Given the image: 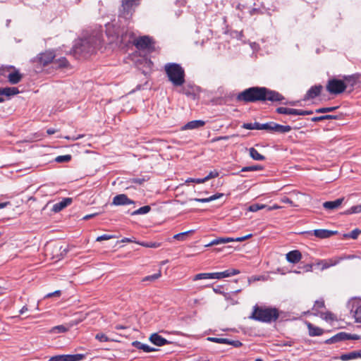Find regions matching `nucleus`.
Here are the masks:
<instances>
[{"label":"nucleus","mask_w":361,"mask_h":361,"mask_svg":"<svg viewBox=\"0 0 361 361\" xmlns=\"http://www.w3.org/2000/svg\"><path fill=\"white\" fill-rule=\"evenodd\" d=\"M284 97L278 92L271 90L264 87H252L240 92L236 100L244 103H255L257 102H281Z\"/></svg>","instance_id":"1"},{"label":"nucleus","mask_w":361,"mask_h":361,"mask_svg":"<svg viewBox=\"0 0 361 361\" xmlns=\"http://www.w3.org/2000/svg\"><path fill=\"white\" fill-rule=\"evenodd\" d=\"M102 35L97 32L87 37L82 39L74 46L76 54L84 56L93 54L102 44Z\"/></svg>","instance_id":"2"},{"label":"nucleus","mask_w":361,"mask_h":361,"mask_svg":"<svg viewBox=\"0 0 361 361\" xmlns=\"http://www.w3.org/2000/svg\"><path fill=\"white\" fill-rule=\"evenodd\" d=\"M106 33L109 37H111V42H121L123 44H133L136 39L133 32L126 30L121 32L118 27H116L114 25L108 23L106 25Z\"/></svg>","instance_id":"3"},{"label":"nucleus","mask_w":361,"mask_h":361,"mask_svg":"<svg viewBox=\"0 0 361 361\" xmlns=\"http://www.w3.org/2000/svg\"><path fill=\"white\" fill-rule=\"evenodd\" d=\"M279 311L275 307H264L255 305L250 318L262 322L270 323L279 318Z\"/></svg>","instance_id":"4"},{"label":"nucleus","mask_w":361,"mask_h":361,"mask_svg":"<svg viewBox=\"0 0 361 361\" xmlns=\"http://www.w3.org/2000/svg\"><path fill=\"white\" fill-rule=\"evenodd\" d=\"M169 81L175 87L182 86L185 82V71L178 63H166L164 66Z\"/></svg>","instance_id":"5"},{"label":"nucleus","mask_w":361,"mask_h":361,"mask_svg":"<svg viewBox=\"0 0 361 361\" xmlns=\"http://www.w3.org/2000/svg\"><path fill=\"white\" fill-rule=\"evenodd\" d=\"M140 0H122L120 15L126 19L129 18L135 8L139 4Z\"/></svg>","instance_id":"6"},{"label":"nucleus","mask_w":361,"mask_h":361,"mask_svg":"<svg viewBox=\"0 0 361 361\" xmlns=\"http://www.w3.org/2000/svg\"><path fill=\"white\" fill-rule=\"evenodd\" d=\"M346 89V85L341 80H329L326 85L327 91L331 94H338L342 93Z\"/></svg>","instance_id":"7"},{"label":"nucleus","mask_w":361,"mask_h":361,"mask_svg":"<svg viewBox=\"0 0 361 361\" xmlns=\"http://www.w3.org/2000/svg\"><path fill=\"white\" fill-rule=\"evenodd\" d=\"M251 236H252V234H248L247 235H245V236H243V237L236 238H217L214 239L213 240H212L208 244L205 245V247H211V246H213V245H220V244H224V243H230V242H242V241L249 238Z\"/></svg>","instance_id":"8"},{"label":"nucleus","mask_w":361,"mask_h":361,"mask_svg":"<svg viewBox=\"0 0 361 361\" xmlns=\"http://www.w3.org/2000/svg\"><path fill=\"white\" fill-rule=\"evenodd\" d=\"M278 114H287V115H294V116H306L311 115L313 114L312 111L308 110H302V109H290L287 107H278L276 110Z\"/></svg>","instance_id":"9"},{"label":"nucleus","mask_w":361,"mask_h":361,"mask_svg":"<svg viewBox=\"0 0 361 361\" xmlns=\"http://www.w3.org/2000/svg\"><path fill=\"white\" fill-rule=\"evenodd\" d=\"M84 357L83 354L59 355L50 357L48 361H80Z\"/></svg>","instance_id":"10"},{"label":"nucleus","mask_w":361,"mask_h":361,"mask_svg":"<svg viewBox=\"0 0 361 361\" xmlns=\"http://www.w3.org/2000/svg\"><path fill=\"white\" fill-rule=\"evenodd\" d=\"M350 305V312L353 314L355 321L361 323V300L354 299Z\"/></svg>","instance_id":"11"},{"label":"nucleus","mask_w":361,"mask_h":361,"mask_svg":"<svg viewBox=\"0 0 361 361\" xmlns=\"http://www.w3.org/2000/svg\"><path fill=\"white\" fill-rule=\"evenodd\" d=\"M55 54L52 51H46L45 52L41 53L37 57V62L42 66H47L49 63L54 61Z\"/></svg>","instance_id":"12"},{"label":"nucleus","mask_w":361,"mask_h":361,"mask_svg":"<svg viewBox=\"0 0 361 361\" xmlns=\"http://www.w3.org/2000/svg\"><path fill=\"white\" fill-rule=\"evenodd\" d=\"M357 336L356 335H350L348 334H346L345 332H340L335 336H332L331 338L327 339L326 341V343L328 344L331 343H335L341 341H346L350 339H355L357 338Z\"/></svg>","instance_id":"13"},{"label":"nucleus","mask_w":361,"mask_h":361,"mask_svg":"<svg viewBox=\"0 0 361 361\" xmlns=\"http://www.w3.org/2000/svg\"><path fill=\"white\" fill-rule=\"evenodd\" d=\"M152 44L151 39L147 36L140 37L137 38L134 42L133 44L138 49H147L150 47Z\"/></svg>","instance_id":"14"},{"label":"nucleus","mask_w":361,"mask_h":361,"mask_svg":"<svg viewBox=\"0 0 361 361\" xmlns=\"http://www.w3.org/2000/svg\"><path fill=\"white\" fill-rule=\"evenodd\" d=\"M134 202L131 200H130L128 196L125 194H120L116 195L113 198L112 204L114 205H126V204H133Z\"/></svg>","instance_id":"15"},{"label":"nucleus","mask_w":361,"mask_h":361,"mask_svg":"<svg viewBox=\"0 0 361 361\" xmlns=\"http://www.w3.org/2000/svg\"><path fill=\"white\" fill-rule=\"evenodd\" d=\"M340 262H341V259H338V257H336L330 258V259H327L319 260L317 263V264L321 265L322 266L321 269L324 270V269H326L331 267L336 266V264L340 263Z\"/></svg>","instance_id":"16"},{"label":"nucleus","mask_w":361,"mask_h":361,"mask_svg":"<svg viewBox=\"0 0 361 361\" xmlns=\"http://www.w3.org/2000/svg\"><path fill=\"white\" fill-rule=\"evenodd\" d=\"M322 90V86L321 85L311 87L305 95L304 100H309L317 97L320 94Z\"/></svg>","instance_id":"17"},{"label":"nucleus","mask_w":361,"mask_h":361,"mask_svg":"<svg viewBox=\"0 0 361 361\" xmlns=\"http://www.w3.org/2000/svg\"><path fill=\"white\" fill-rule=\"evenodd\" d=\"M72 198L71 197H66L63 198L61 202L56 203L53 205L52 211L54 212H59L61 210H63L64 208L68 207L72 203Z\"/></svg>","instance_id":"18"},{"label":"nucleus","mask_w":361,"mask_h":361,"mask_svg":"<svg viewBox=\"0 0 361 361\" xmlns=\"http://www.w3.org/2000/svg\"><path fill=\"white\" fill-rule=\"evenodd\" d=\"M314 235L320 239L330 238L331 236L337 233V231L327 230V229H316L313 231Z\"/></svg>","instance_id":"19"},{"label":"nucleus","mask_w":361,"mask_h":361,"mask_svg":"<svg viewBox=\"0 0 361 361\" xmlns=\"http://www.w3.org/2000/svg\"><path fill=\"white\" fill-rule=\"evenodd\" d=\"M149 341L157 346H163L169 343V341L159 335L157 333L152 334L149 337Z\"/></svg>","instance_id":"20"},{"label":"nucleus","mask_w":361,"mask_h":361,"mask_svg":"<svg viewBox=\"0 0 361 361\" xmlns=\"http://www.w3.org/2000/svg\"><path fill=\"white\" fill-rule=\"evenodd\" d=\"M344 198H338L334 201H327L323 203V207L326 210H334L338 209L343 202Z\"/></svg>","instance_id":"21"},{"label":"nucleus","mask_w":361,"mask_h":361,"mask_svg":"<svg viewBox=\"0 0 361 361\" xmlns=\"http://www.w3.org/2000/svg\"><path fill=\"white\" fill-rule=\"evenodd\" d=\"M205 122L202 120H195L187 123L182 128V130L197 129L204 126Z\"/></svg>","instance_id":"22"},{"label":"nucleus","mask_w":361,"mask_h":361,"mask_svg":"<svg viewBox=\"0 0 361 361\" xmlns=\"http://www.w3.org/2000/svg\"><path fill=\"white\" fill-rule=\"evenodd\" d=\"M302 258V255L299 250H293L286 254V259L290 263H298Z\"/></svg>","instance_id":"23"},{"label":"nucleus","mask_w":361,"mask_h":361,"mask_svg":"<svg viewBox=\"0 0 361 361\" xmlns=\"http://www.w3.org/2000/svg\"><path fill=\"white\" fill-rule=\"evenodd\" d=\"M7 78L11 84L16 85L22 80L23 75L18 71H15L14 72L9 73Z\"/></svg>","instance_id":"24"},{"label":"nucleus","mask_w":361,"mask_h":361,"mask_svg":"<svg viewBox=\"0 0 361 361\" xmlns=\"http://www.w3.org/2000/svg\"><path fill=\"white\" fill-rule=\"evenodd\" d=\"M19 93V90L17 87H0V96L4 95L6 97L16 95Z\"/></svg>","instance_id":"25"},{"label":"nucleus","mask_w":361,"mask_h":361,"mask_svg":"<svg viewBox=\"0 0 361 361\" xmlns=\"http://www.w3.org/2000/svg\"><path fill=\"white\" fill-rule=\"evenodd\" d=\"M132 345L135 348H136L139 350H142L144 352H146V353H149V352H152V351L155 350V349L154 348H152L151 346H149L147 344L142 343L137 341H133L132 343Z\"/></svg>","instance_id":"26"},{"label":"nucleus","mask_w":361,"mask_h":361,"mask_svg":"<svg viewBox=\"0 0 361 361\" xmlns=\"http://www.w3.org/2000/svg\"><path fill=\"white\" fill-rule=\"evenodd\" d=\"M197 87L191 85H187L184 87H183L181 90V92L183 94H185L187 96H190L193 98H195V92L197 90Z\"/></svg>","instance_id":"27"},{"label":"nucleus","mask_w":361,"mask_h":361,"mask_svg":"<svg viewBox=\"0 0 361 361\" xmlns=\"http://www.w3.org/2000/svg\"><path fill=\"white\" fill-rule=\"evenodd\" d=\"M346 82L350 83L351 86L355 85L357 83H361V73H356L345 78Z\"/></svg>","instance_id":"28"},{"label":"nucleus","mask_w":361,"mask_h":361,"mask_svg":"<svg viewBox=\"0 0 361 361\" xmlns=\"http://www.w3.org/2000/svg\"><path fill=\"white\" fill-rule=\"evenodd\" d=\"M307 327L309 330V335L310 336H321L324 331L321 328L314 326L310 323L307 324Z\"/></svg>","instance_id":"29"},{"label":"nucleus","mask_w":361,"mask_h":361,"mask_svg":"<svg viewBox=\"0 0 361 361\" xmlns=\"http://www.w3.org/2000/svg\"><path fill=\"white\" fill-rule=\"evenodd\" d=\"M249 154L252 159L254 160L263 161L265 159V157L259 154L258 151L254 147H250L249 149Z\"/></svg>","instance_id":"30"},{"label":"nucleus","mask_w":361,"mask_h":361,"mask_svg":"<svg viewBox=\"0 0 361 361\" xmlns=\"http://www.w3.org/2000/svg\"><path fill=\"white\" fill-rule=\"evenodd\" d=\"M292 128L290 126H283L275 123L274 132L278 133H286L290 131Z\"/></svg>","instance_id":"31"},{"label":"nucleus","mask_w":361,"mask_h":361,"mask_svg":"<svg viewBox=\"0 0 361 361\" xmlns=\"http://www.w3.org/2000/svg\"><path fill=\"white\" fill-rule=\"evenodd\" d=\"M53 64L58 68H64L68 65V62L65 57H61L58 59H54Z\"/></svg>","instance_id":"32"},{"label":"nucleus","mask_w":361,"mask_h":361,"mask_svg":"<svg viewBox=\"0 0 361 361\" xmlns=\"http://www.w3.org/2000/svg\"><path fill=\"white\" fill-rule=\"evenodd\" d=\"M261 123L255 122L253 123H243L242 126L243 128L247 129V130H260Z\"/></svg>","instance_id":"33"},{"label":"nucleus","mask_w":361,"mask_h":361,"mask_svg":"<svg viewBox=\"0 0 361 361\" xmlns=\"http://www.w3.org/2000/svg\"><path fill=\"white\" fill-rule=\"evenodd\" d=\"M213 279L212 273H200L196 274L194 278L193 281H198L202 279Z\"/></svg>","instance_id":"34"},{"label":"nucleus","mask_w":361,"mask_h":361,"mask_svg":"<svg viewBox=\"0 0 361 361\" xmlns=\"http://www.w3.org/2000/svg\"><path fill=\"white\" fill-rule=\"evenodd\" d=\"M337 118L336 116L334 115H324V116H315L312 118V121L313 122H318L324 120H331V119H336Z\"/></svg>","instance_id":"35"},{"label":"nucleus","mask_w":361,"mask_h":361,"mask_svg":"<svg viewBox=\"0 0 361 361\" xmlns=\"http://www.w3.org/2000/svg\"><path fill=\"white\" fill-rule=\"evenodd\" d=\"M266 207H267V206L266 204L255 203V204H251L248 207V211L252 212H255L260 209H264Z\"/></svg>","instance_id":"36"},{"label":"nucleus","mask_w":361,"mask_h":361,"mask_svg":"<svg viewBox=\"0 0 361 361\" xmlns=\"http://www.w3.org/2000/svg\"><path fill=\"white\" fill-rule=\"evenodd\" d=\"M151 210V207L149 205H146L139 208L138 209L134 211L132 213V215H139V214H145L148 213Z\"/></svg>","instance_id":"37"},{"label":"nucleus","mask_w":361,"mask_h":361,"mask_svg":"<svg viewBox=\"0 0 361 361\" xmlns=\"http://www.w3.org/2000/svg\"><path fill=\"white\" fill-rule=\"evenodd\" d=\"M340 359L343 361H348L356 359L355 350L349 352L348 353L342 354L340 357Z\"/></svg>","instance_id":"38"},{"label":"nucleus","mask_w":361,"mask_h":361,"mask_svg":"<svg viewBox=\"0 0 361 361\" xmlns=\"http://www.w3.org/2000/svg\"><path fill=\"white\" fill-rule=\"evenodd\" d=\"M193 232H194L193 230H190V231H188L185 232L177 233V234L174 235L173 238V239H176L177 240L183 241L185 240V236H187L189 233H192Z\"/></svg>","instance_id":"39"},{"label":"nucleus","mask_w":361,"mask_h":361,"mask_svg":"<svg viewBox=\"0 0 361 361\" xmlns=\"http://www.w3.org/2000/svg\"><path fill=\"white\" fill-rule=\"evenodd\" d=\"M68 330V328L66 327L63 325H59L53 327L50 332L53 334H59V333H64L66 332Z\"/></svg>","instance_id":"40"},{"label":"nucleus","mask_w":361,"mask_h":361,"mask_svg":"<svg viewBox=\"0 0 361 361\" xmlns=\"http://www.w3.org/2000/svg\"><path fill=\"white\" fill-rule=\"evenodd\" d=\"M137 244H139L145 247H152V248H157V247H160V245H161V243H156V242H139V243H137Z\"/></svg>","instance_id":"41"},{"label":"nucleus","mask_w":361,"mask_h":361,"mask_svg":"<svg viewBox=\"0 0 361 361\" xmlns=\"http://www.w3.org/2000/svg\"><path fill=\"white\" fill-rule=\"evenodd\" d=\"M161 271H159L157 273H156L154 274L145 276V278H143L142 279V282L154 281L155 280L158 279L161 276Z\"/></svg>","instance_id":"42"},{"label":"nucleus","mask_w":361,"mask_h":361,"mask_svg":"<svg viewBox=\"0 0 361 361\" xmlns=\"http://www.w3.org/2000/svg\"><path fill=\"white\" fill-rule=\"evenodd\" d=\"M274 122H269L266 123H261L260 130H266L269 132H274Z\"/></svg>","instance_id":"43"},{"label":"nucleus","mask_w":361,"mask_h":361,"mask_svg":"<svg viewBox=\"0 0 361 361\" xmlns=\"http://www.w3.org/2000/svg\"><path fill=\"white\" fill-rule=\"evenodd\" d=\"M361 212V204L355 206L351 207L347 211H345V214H357Z\"/></svg>","instance_id":"44"},{"label":"nucleus","mask_w":361,"mask_h":361,"mask_svg":"<svg viewBox=\"0 0 361 361\" xmlns=\"http://www.w3.org/2000/svg\"><path fill=\"white\" fill-rule=\"evenodd\" d=\"M338 108V106H331V107H323L319 108L315 110V112L317 114H323V113H328L334 111Z\"/></svg>","instance_id":"45"},{"label":"nucleus","mask_w":361,"mask_h":361,"mask_svg":"<svg viewBox=\"0 0 361 361\" xmlns=\"http://www.w3.org/2000/svg\"><path fill=\"white\" fill-rule=\"evenodd\" d=\"M213 279H220L226 277H229V274L227 270L222 272H215L212 273Z\"/></svg>","instance_id":"46"},{"label":"nucleus","mask_w":361,"mask_h":361,"mask_svg":"<svg viewBox=\"0 0 361 361\" xmlns=\"http://www.w3.org/2000/svg\"><path fill=\"white\" fill-rule=\"evenodd\" d=\"M71 159V155L66 154L58 156L56 157L55 161L58 163L68 162Z\"/></svg>","instance_id":"47"},{"label":"nucleus","mask_w":361,"mask_h":361,"mask_svg":"<svg viewBox=\"0 0 361 361\" xmlns=\"http://www.w3.org/2000/svg\"><path fill=\"white\" fill-rule=\"evenodd\" d=\"M262 167L259 165H254L250 166H245L241 169V171L243 172H247V171H259L262 170Z\"/></svg>","instance_id":"48"},{"label":"nucleus","mask_w":361,"mask_h":361,"mask_svg":"<svg viewBox=\"0 0 361 361\" xmlns=\"http://www.w3.org/2000/svg\"><path fill=\"white\" fill-rule=\"evenodd\" d=\"M207 341L217 343H223L226 344V342H227V338H216V337H208L207 338Z\"/></svg>","instance_id":"49"},{"label":"nucleus","mask_w":361,"mask_h":361,"mask_svg":"<svg viewBox=\"0 0 361 361\" xmlns=\"http://www.w3.org/2000/svg\"><path fill=\"white\" fill-rule=\"evenodd\" d=\"M360 233L361 231L358 228H355L350 233L347 234L346 236L352 239H356Z\"/></svg>","instance_id":"50"},{"label":"nucleus","mask_w":361,"mask_h":361,"mask_svg":"<svg viewBox=\"0 0 361 361\" xmlns=\"http://www.w3.org/2000/svg\"><path fill=\"white\" fill-rule=\"evenodd\" d=\"M95 338L100 342H107L109 341V338L104 334L102 333H99L96 334Z\"/></svg>","instance_id":"51"},{"label":"nucleus","mask_w":361,"mask_h":361,"mask_svg":"<svg viewBox=\"0 0 361 361\" xmlns=\"http://www.w3.org/2000/svg\"><path fill=\"white\" fill-rule=\"evenodd\" d=\"M226 344L231 345L235 348L240 347L242 345V343L239 341H233L230 340L227 338V342H226Z\"/></svg>","instance_id":"52"},{"label":"nucleus","mask_w":361,"mask_h":361,"mask_svg":"<svg viewBox=\"0 0 361 361\" xmlns=\"http://www.w3.org/2000/svg\"><path fill=\"white\" fill-rule=\"evenodd\" d=\"M114 238V235L104 234V235H102L100 236H98L97 238V239H96V241L100 242V241H102V240H110V239Z\"/></svg>","instance_id":"53"},{"label":"nucleus","mask_w":361,"mask_h":361,"mask_svg":"<svg viewBox=\"0 0 361 361\" xmlns=\"http://www.w3.org/2000/svg\"><path fill=\"white\" fill-rule=\"evenodd\" d=\"M219 176V173L216 171H212L209 173V174L204 177V180L206 181L209 180L211 178H216Z\"/></svg>","instance_id":"54"},{"label":"nucleus","mask_w":361,"mask_h":361,"mask_svg":"<svg viewBox=\"0 0 361 361\" xmlns=\"http://www.w3.org/2000/svg\"><path fill=\"white\" fill-rule=\"evenodd\" d=\"M146 180H147V179H145V178H133L130 179L131 183L139 184V185L142 184Z\"/></svg>","instance_id":"55"},{"label":"nucleus","mask_w":361,"mask_h":361,"mask_svg":"<svg viewBox=\"0 0 361 361\" xmlns=\"http://www.w3.org/2000/svg\"><path fill=\"white\" fill-rule=\"evenodd\" d=\"M324 307V302L323 300H319L315 301V303L314 305V307L316 309L322 308Z\"/></svg>","instance_id":"56"},{"label":"nucleus","mask_w":361,"mask_h":361,"mask_svg":"<svg viewBox=\"0 0 361 361\" xmlns=\"http://www.w3.org/2000/svg\"><path fill=\"white\" fill-rule=\"evenodd\" d=\"M212 199V198H210V197H207V198H195V199H193V200H195L196 202H198L206 203V202H211Z\"/></svg>","instance_id":"57"},{"label":"nucleus","mask_w":361,"mask_h":361,"mask_svg":"<svg viewBox=\"0 0 361 361\" xmlns=\"http://www.w3.org/2000/svg\"><path fill=\"white\" fill-rule=\"evenodd\" d=\"M281 202H283V203H286V204H289L290 205H293V201L287 197H283L281 199Z\"/></svg>","instance_id":"58"},{"label":"nucleus","mask_w":361,"mask_h":361,"mask_svg":"<svg viewBox=\"0 0 361 361\" xmlns=\"http://www.w3.org/2000/svg\"><path fill=\"white\" fill-rule=\"evenodd\" d=\"M227 271H228L229 276H235L240 274V271L238 269H228Z\"/></svg>","instance_id":"59"},{"label":"nucleus","mask_w":361,"mask_h":361,"mask_svg":"<svg viewBox=\"0 0 361 361\" xmlns=\"http://www.w3.org/2000/svg\"><path fill=\"white\" fill-rule=\"evenodd\" d=\"M61 295V291L60 290H56L53 293H48L46 295V298H51L52 296H60Z\"/></svg>","instance_id":"60"},{"label":"nucleus","mask_w":361,"mask_h":361,"mask_svg":"<svg viewBox=\"0 0 361 361\" xmlns=\"http://www.w3.org/2000/svg\"><path fill=\"white\" fill-rule=\"evenodd\" d=\"M192 183H197V184H200V183H203L204 182H206V180H204V178H194V179H190Z\"/></svg>","instance_id":"61"},{"label":"nucleus","mask_w":361,"mask_h":361,"mask_svg":"<svg viewBox=\"0 0 361 361\" xmlns=\"http://www.w3.org/2000/svg\"><path fill=\"white\" fill-rule=\"evenodd\" d=\"M338 259H341V262L342 260H344V259H353L355 257L354 255H344V256H341V257H337Z\"/></svg>","instance_id":"62"},{"label":"nucleus","mask_w":361,"mask_h":361,"mask_svg":"<svg viewBox=\"0 0 361 361\" xmlns=\"http://www.w3.org/2000/svg\"><path fill=\"white\" fill-rule=\"evenodd\" d=\"M223 196H224L223 193H217V194H215L214 195L210 196V198H212V201H213V200L219 199V198H220V197H221Z\"/></svg>","instance_id":"63"},{"label":"nucleus","mask_w":361,"mask_h":361,"mask_svg":"<svg viewBox=\"0 0 361 361\" xmlns=\"http://www.w3.org/2000/svg\"><path fill=\"white\" fill-rule=\"evenodd\" d=\"M99 213H94V214H87V215H86V216H85L83 217V219H85V220L90 219L91 218H93V217L96 216Z\"/></svg>","instance_id":"64"}]
</instances>
